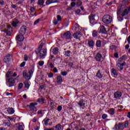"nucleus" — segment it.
Listing matches in <instances>:
<instances>
[{
    "label": "nucleus",
    "instance_id": "1",
    "mask_svg": "<svg viewBox=\"0 0 130 130\" xmlns=\"http://www.w3.org/2000/svg\"><path fill=\"white\" fill-rule=\"evenodd\" d=\"M36 53L39 56L40 59H44L47 55V50L42 49V47L40 46L36 50Z\"/></svg>",
    "mask_w": 130,
    "mask_h": 130
},
{
    "label": "nucleus",
    "instance_id": "2",
    "mask_svg": "<svg viewBox=\"0 0 130 130\" xmlns=\"http://www.w3.org/2000/svg\"><path fill=\"white\" fill-rule=\"evenodd\" d=\"M34 73V69H30L28 73L27 71L25 70L23 71V77L26 80H30L31 77L33 76V73Z\"/></svg>",
    "mask_w": 130,
    "mask_h": 130
},
{
    "label": "nucleus",
    "instance_id": "3",
    "mask_svg": "<svg viewBox=\"0 0 130 130\" xmlns=\"http://www.w3.org/2000/svg\"><path fill=\"white\" fill-rule=\"evenodd\" d=\"M130 12V7H128L127 8H126L125 11H124L121 13V10H119L117 12V15L118 16L117 18L118 19L120 17V15L122 17H124L125 16H126L128 14V12Z\"/></svg>",
    "mask_w": 130,
    "mask_h": 130
},
{
    "label": "nucleus",
    "instance_id": "4",
    "mask_svg": "<svg viewBox=\"0 0 130 130\" xmlns=\"http://www.w3.org/2000/svg\"><path fill=\"white\" fill-rule=\"evenodd\" d=\"M37 103H31L29 106V113L31 114H34V112L37 111V108L35 107L36 105H37Z\"/></svg>",
    "mask_w": 130,
    "mask_h": 130
},
{
    "label": "nucleus",
    "instance_id": "5",
    "mask_svg": "<svg viewBox=\"0 0 130 130\" xmlns=\"http://www.w3.org/2000/svg\"><path fill=\"white\" fill-rule=\"evenodd\" d=\"M102 21L105 24H110L112 21V17L109 15H105L103 17Z\"/></svg>",
    "mask_w": 130,
    "mask_h": 130
},
{
    "label": "nucleus",
    "instance_id": "6",
    "mask_svg": "<svg viewBox=\"0 0 130 130\" xmlns=\"http://www.w3.org/2000/svg\"><path fill=\"white\" fill-rule=\"evenodd\" d=\"M16 83V78L11 77L9 79H6V84L9 87H12L14 84Z\"/></svg>",
    "mask_w": 130,
    "mask_h": 130
},
{
    "label": "nucleus",
    "instance_id": "7",
    "mask_svg": "<svg viewBox=\"0 0 130 130\" xmlns=\"http://www.w3.org/2000/svg\"><path fill=\"white\" fill-rule=\"evenodd\" d=\"M89 22L91 25H95L96 24V19H98V16L96 15H90L89 17Z\"/></svg>",
    "mask_w": 130,
    "mask_h": 130
},
{
    "label": "nucleus",
    "instance_id": "8",
    "mask_svg": "<svg viewBox=\"0 0 130 130\" xmlns=\"http://www.w3.org/2000/svg\"><path fill=\"white\" fill-rule=\"evenodd\" d=\"M4 32L6 33V35H7V36H11L12 35V26L8 25L7 26V28L4 30Z\"/></svg>",
    "mask_w": 130,
    "mask_h": 130
},
{
    "label": "nucleus",
    "instance_id": "9",
    "mask_svg": "<svg viewBox=\"0 0 130 130\" xmlns=\"http://www.w3.org/2000/svg\"><path fill=\"white\" fill-rule=\"evenodd\" d=\"M63 38L71 40L72 39V34L70 31H67L63 34Z\"/></svg>",
    "mask_w": 130,
    "mask_h": 130
},
{
    "label": "nucleus",
    "instance_id": "10",
    "mask_svg": "<svg viewBox=\"0 0 130 130\" xmlns=\"http://www.w3.org/2000/svg\"><path fill=\"white\" fill-rule=\"evenodd\" d=\"M72 29L73 31H76V32H82V27L78 23H75Z\"/></svg>",
    "mask_w": 130,
    "mask_h": 130
},
{
    "label": "nucleus",
    "instance_id": "11",
    "mask_svg": "<svg viewBox=\"0 0 130 130\" xmlns=\"http://www.w3.org/2000/svg\"><path fill=\"white\" fill-rule=\"evenodd\" d=\"M125 64L126 63L125 62L122 63H118L116 64V67L118 71H122V70H123V66H125Z\"/></svg>",
    "mask_w": 130,
    "mask_h": 130
},
{
    "label": "nucleus",
    "instance_id": "12",
    "mask_svg": "<svg viewBox=\"0 0 130 130\" xmlns=\"http://www.w3.org/2000/svg\"><path fill=\"white\" fill-rule=\"evenodd\" d=\"M26 30L27 28L25 26H22L19 30V34L23 36L25 35V34H26Z\"/></svg>",
    "mask_w": 130,
    "mask_h": 130
},
{
    "label": "nucleus",
    "instance_id": "13",
    "mask_svg": "<svg viewBox=\"0 0 130 130\" xmlns=\"http://www.w3.org/2000/svg\"><path fill=\"white\" fill-rule=\"evenodd\" d=\"M11 59H12V56L11 55L8 54L6 56L4 57V61L5 63H8L11 61Z\"/></svg>",
    "mask_w": 130,
    "mask_h": 130
},
{
    "label": "nucleus",
    "instance_id": "14",
    "mask_svg": "<svg viewBox=\"0 0 130 130\" xmlns=\"http://www.w3.org/2000/svg\"><path fill=\"white\" fill-rule=\"evenodd\" d=\"M73 37L75 38V39H80V38L82 37V34L81 32H76L73 35Z\"/></svg>",
    "mask_w": 130,
    "mask_h": 130
},
{
    "label": "nucleus",
    "instance_id": "15",
    "mask_svg": "<svg viewBox=\"0 0 130 130\" xmlns=\"http://www.w3.org/2000/svg\"><path fill=\"white\" fill-rule=\"evenodd\" d=\"M16 38H17L18 41H19L20 42H22V41H24V39H25L24 36H23V35H21V34L17 35L16 37Z\"/></svg>",
    "mask_w": 130,
    "mask_h": 130
},
{
    "label": "nucleus",
    "instance_id": "16",
    "mask_svg": "<svg viewBox=\"0 0 130 130\" xmlns=\"http://www.w3.org/2000/svg\"><path fill=\"white\" fill-rule=\"evenodd\" d=\"M114 96L116 99H118V98H120V97L122 96V93L120 91H116L114 93Z\"/></svg>",
    "mask_w": 130,
    "mask_h": 130
},
{
    "label": "nucleus",
    "instance_id": "17",
    "mask_svg": "<svg viewBox=\"0 0 130 130\" xmlns=\"http://www.w3.org/2000/svg\"><path fill=\"white\" fill-rule=\"evenodd\" d=\"M99 33L104 34L106 32H107L106 29L103 25L100 26V27L99 28Z\"/></svg>",
    "mask_w": 130,
    "mask_h": 130
},
{
    "label": "nucleus",
    "instance_id": "18",
    "mask_svg": "<svg viewBox=\"0 0 130 130\" xmlns=\"http://www.w3.org/2000/svg\"><path fill=\"white\" fill-rule=\"evenodd\" d=\"M102 57V55L99 53H98L95 56V59L97 61H100L101 60V58Z\"/></svg>",
    "mask_w": 130,
    "mask_h": 130
},
{
    "label": "nucleus",
    "instance_id": "19",
    "mask_svg": "<svg viewBox=\"0 0 130 130\" xmlns=\"http://www.w3.org/2000/svg\"><path fill=\"white\" fill-rule=\"evenodd\" d=\"M88 45L89 47H90V48H93L95 46V43H94V41H88Z\"/></svg>",
    "mask_w": 130,
    "mask_h": 130
},
{
    "label": "nucleus",
    "instance_id": "20",
    "mask_svg": "<svg viewBox=\"0 0 130 130\" xmlns=\"http://www.w3.org/2000/svg\"><path fill=\"white\" fill-rule=\"evenodd\" d=\"M111 73H112V76H113L114 77H116L117 75H118V73H117V71H116V70L114 69H112Z\"/></svg>",
    "mask_w": 130,
    "mask_h": 130
},
{
    "label": "nucleus",
    "instance_id": "21",
    "mask_svg": "<svg viewBox=\"0 0 130 130\" xmlns=\"http://www.w3.org/2000/svg\"><path fill=\"white\" fill-rule=\"evenodd\" d=\"M95 76L99 79H102L103 75H102V73L100 72V70H99L96 73Z\"/></svg>",
    "mask_w": 130,
    "mask_h": 130
},
{
    "label": "nucleus",
    "instance_id": "22",
    "mask_svg": "<svg viewBox=\"0 0 130 130\" xmlns=\"http://www.w3.org/2000/svg\"><path fill=\"white\" fill-rule=\"evenodd\" d=\"M7 112L9 114H14V113H15V110H14L13 108H9L7 109Z\"/></svg>",
    "mask_w": 130,
    "mask_h": 130
},
{
    "label": "nucleus",
    "instance_id": "23",
    "mask_svg": "<svg viewBox=\"0 0 130 130\" xmlns=\"http://www.w3.org/2000/svg\"><path fill=\"white\" fill-rule=\"evenodd\" d=\"M49 121H50V119L46 118L43 120V123L44 124H45V125H48V122H49Z\"/></svg>",
    "mask_w": 130,
    "mask_h": 130
},
{
    "label": "nucleus",
    "instance_id": "24",
    "mask_svg": "<svg viewBox=\"0 0 130 130\" xmlns=\"http://www.w3.org/2000/svg\"><path fill=\"white\" fill-rule=\"evenodd\" d=\"M78 105L80 106V107H82L83 106H85V103L83 100H81L78 103Z\"/></svg>",
    "mask_w": 130,
    "mask_h": 130
},
{
    "label": "nucleus",
    "instance_id": "25",
    "mask_svg": "<svg viewBox=\"0 0 130 130\" xmlns=\"http://www.w3.org/2000/svg\"><path fill=\"white\" fill-rule=\"evenodd\" d=\"M19 24V21L18 20H15L12 21V25L13 27H17Z\"/></svg>",
    "mask_w": 130,
    "mask_h": 130
},
{
    "label": "nucleus",
    "instance_id": "26",
    "mask_svg": "<svg viewBox=\"0 0 130 130\" xmlns=\"http://www.w3.org/2000/svg\"><path fill=\"white\" fill-rule=\"evenodd\" d=\"M118 129L119 130H123L124 129V126H123V123H120L118 125Z\"/></svg>",
    "mask_w": 130,
    "mask_h": 130
},
{
    "label": "nucleus",
    "instance_id": "27",
    "mask_svg": "<svg viewBox=\"0 0 130 130\" xmlns=\"http://www.w3.org/2000/svg\"><path fill=\"white\" fill-rule=\"evenodd\" d=\"M55 2H53L52 0H47L46 2V6H49L51 4H55Z\"/></svg>",
    "mask_w": 130,
    "mask_h": 130
},
{
    "label": "nucleus",
    "instance_id": "28",
    "mask_svg": "<svg viewBox=\"0 0 130 130\" xmlns=\"http://www.w3.org/2000/svg\"><path fill=\"white\" fill-rule=\"evenodd\" d=\"M25 128V126H24V124L22 123L21 124H18V130H24V128Z\"/></svg>",
    "mask_w": 130,
    "mask_h": 130
},
{
    "label": "nucleus",
    "instance_id": "29",
    "mask_svg": "<svg viewBox=\"0 0 130 130\" xmlns=\"http://www.w3.org/2000/svg\"><path fill=\"white\" fill-rule=\"evenodd\" d=\"M55 128H56V130H61L63 129V128L61 126L60 124H58L55 126Z\"/></svg>",
    "mask_w": 130,
    "mask_h": 130
},
{
    "label": "nucleus",
    "instance_id": "30",
    "mask_svg": "<svg viewBox=\"0 0 130 130\" xmlns=\"http://www.w3.org/2000/svg\"><path fill=\"white\" fill-rule=\"evenodd\" d=\"M38 5H39L40 7H43V5H44V0H39Z\"/></svg>",
    "mask_w": 130,
    "mask_h": 130
},
{
    "label": "nucleus",
    "instance_id": "31",
    "mask_svg": "<svg viewBox=\"0 0 130 130\" xmlns=\"http://www.w3.org/2000/svg\"><path fill=\"white\" fill-rule=\"evenodd\" d=\"M57 83H62V78L61 77V76L57 77Z\"/></svg>",
    "mask_w": 130,
    "mask_h": 130
},
{
    "label": "nucleus",
    "instance_id": "32",
    "mask_svg": "<svg viewBox=\"0 0 130 130\" xmlns=\"http://www.w3.org/2000/svg\"><path fill=\"white\" fill-rule=\"evenodd\" d=\"M109 113L111 115H113L115 113V111L114 110V109L111 108L109 110Z\"/></svg>",
    "mask_w": 130,
    "mask_h": 130
},
{
    "label": "nucleus",
    "instance_id": "33",
    "mask_svg": "<svg viewBox=\"0 0 130 130\" xmlns=\"http://www.w3.org/2000/svg\"><path fill=\"white\" fill-rule=\"evenodd\" d=\"M13 76V72L9 71L6 73V77L10 78V77H12Z\"/></svg>",
    "mask_w": 130,
    "mask_h": 130
},
{
    "label": "nucleus",
    "instance_id": "34",
    "mask_svg": "<svg viewBox=\"0 0 130 130\" xmlns=\"http://www.w3.org/2000/svg\"><path fill=\"white\" fill-rule=\"evenodd\" d=\"M24 87L27 89L30 87V84H29V81H24Z\"/></svg>",
    "mask_w": 130,
    "mask_h": 130
},
{
    "label": "nucleus",
    "instance_id": "35",
    "mask_svg": "<svg viewBox=\"0 0 130 130\" xmlns=\"http://www.w3.org/2000/svg\"><path fill=\"white\" fill-rule=\"evenodd\" d=\"M53 54H57L58 53V48H54L53 50Z\"/></svg>",
    "mask_w": 130,
    "mask_h": 130
},
{
    "label": "nucleus",
    "instance_id": "36",
    "mask_svg": "<svg viewBox=\"0 0 130 130\" xmlns=\"http://www.w3.org/2000/svg\"><path fill=\"white\" fill-rule=\"evenodd\" d=\"M38 102H39V103H41V104H43V103H44V99L42 98H39L38 100Z\"/></svg>",
    "mask_w": 130,
    "mask_h": 130
},
{
    "label": "nucleus",
    "instance_id": "37",
    "mask_svg": "<svg viewBox=\"0 0 130 130\" xmlns=\"http://www.w3.org/2000/svg\"><path fill=\"white\" fill-rule=\"evenodd\" d=\"M93 37H97L98 36V32L96 30H93L92 32Z\"/></svg>",
    "mask_w": 130,
    "mask_h": 130
},
{
    "label": "nucleus",
    "instance_id": "38",
    "mask_svg": "<svg viewBox=\"0 0 130 130\" xmlns=\"http://www.w3.org/2000/svg\"><path fill=\"white\" fill-rule=\"evenodd\" d=\"M96 46L97 47H101V41H97L96 43Z\"/></svg>",
    "mask_w": 130,
    "mask_h": 130
},
{
    "label": "nucleus",
    "instance_id": "39",
    "mask_svg": "<svg viewBox=\"0 0 130 130\" xmlns=\"http://www.w3.org/2000/svg\"><path fill=\"white\" fill-rule=\"evenodd\" d=\"M124 128L128 127V121H125L124 123H122Z\"/></svg>",
    "mask_w": 130,
    "mask_h": 130
},
{
    "label": "nucleus",
    "instance_id": "40",
    "mask_svg": "<svg viewBox=\"0 0 130 130\" xmlns=\"http://www.w3.org/2000/svg\"><path fill=\"white\" fill-rule=\"evenodd\" d=\"M64 55L66 56H70L71 55V51H65Z\"/></svg>",
    "mask_w": 130,
    "mask_h": 130
},
{
    "label": "nucleus",
    "instance_id": "41",
    "mask_svg": "<svg viewBox=\"0 0 130 130\" xmlns=\"http://www.w3.org/2000/svg\"><path fill=\"white\" fill-rule=\"evenodd\" d=\"M5 124L6 126H10V125H11V122L10 120H8L7 122H5Z\"/></svg>",
    "mask_w": 130,
    "mask_h": 130
},
{
    "label": "nucleus",
    "instance_id": "42",
    "mask_svg": "<svg viewBox=\"0 0 130 130\" xmlns=\"http://www.w3.org/2000/svg\"><path fill=\"white\" fill-rule=\"evenodd\" d=\"M126 59V56H122L121 58H119V61H121V60H125Z\"/></svg>",
    "mask_w": 130,
    "mask_h": 130
},
{
    "label": "nucleus",
    "instance_id": "43",
    "mask_svg": "<svg viewBox=\"0 0 130 130\" xmlns=\"http://www.w3.org/2000/svg\"><path fill=\"white\" fill-rule=\"evenodd\" d=\"M23 83H19L18 85V89L19 90H21V89H22L23 88Z\"/></svg>",
    "mask_w": 130,
    "mask_h": 130
},
{
    "label": "nucleus",
    "instance_id": "44",
    "mask_svg": "<svg viewBox=\"0 0 130 130\" xmlns=\"http://www.w3.org/2000/svg\"><path fill=\"white\" fill-rule=\"evenodd\" d=\"M62 18H61V16L60 15H57V20L58 22H60Z\"/></svg>",
    "mask_w": 130,
    "mask_h": 130
},
{
    "label": "nucleus",
    "instance_id": "45",
    "mask_svg": "<svg viewBox=\"0 0 130 130\" xmlns=\"http://www.w3.org/2000/svg\"><path fill=\"white\" fill-rule=\"evenodd\" d=\"M60 74L63 77H66V76H67V75H68V72H61Z\"/></svg>",
    "mask_w": 130,
    "mask_h": 130
},
{
    "label": "nucleus",
    "instance_id": "46",
    "mask_svg": "<svg viewBox=\"0 0 130 130\" xmlns=\"http://www.w3.org/2000/svg\"><path fill=\"white\" fill-rule=\"evenodd\" d=\"M43 64H44V61H39V66H40V67H42Z\"/></svg>",
    "mask_w": 130,
    "mask_h": 130
},
{
    "label": "nucleus",
    "instance_id": "47",
    "mask_svg": "<svg viewBox=\"0 0 130 130\" xmlns=\"http://www.w3.org/2000/svg\"><path fill=\"white\" fill-rule=\"evenodd\" d=\"M110 49H111L112 50H113L114 49H116V46L115 45H111L110 46Z\"/></svg>",
    "mask_w": 130,
    "mask_h": 130
},
{
    "label": "nucleus",
    "instance_id": "48",
    "mask_svg": "<svg viewBox=\"0 0 130 130\" xmlns=\"http://www.w3.org/2000/svg\"><path fill=\"white\" fill-rule=\"evenodd\" d=\"M25 64H26V62L23 61V62H22L20 64V67L21 68H24V67H25Z\"/></svg>",
    "mask_w": 130,
    "mask_h": 130
},
{
    "label": "nucleus",
    "instance_id": "49",
    "mask_svg": "<svg viewBox=\"0 0 130 130\" xmlns=\"http://www.w3.org/2000/svg\"><path fill=\"white\" fill-rule=\"evenodd\" d=\"M102 118H103V119H105L106 118H107V114H103L102 116Z\"/></svg>",
    "mask_w": 130,
    "mask_h": 130
},
{
    "label": "nucleus",
    "instance_id": "50",
    "mask_svg": "<svg viewBox=\"0 0 130 130\" xmlns=\"http://www.w3.org/2000/svg\"><path fill=\"white\" fill-rule=\"evenodd\" d=\"M48 77H49V78H52V77H53V73L51 72L49 73L48 74Z\"/></svg>",
    "mask_w": 130,
    "mask_h": 130
},
{
    "label": "nucleus",
    "instance_id": "51",
    "mask_svg": "<svg viewBox=\"0 0 130 130\" xmlns=\"http://www.w3.org/2000/svg\"><path fill=\"white\" fill-rule=\"evenodd\" d=\"M53 24H54V25H57V24L58 23V21L56 19H55L53 20Z\"/></svg>",
    "mask_w": 130,
    "mask_h": 130
},
{
    "label": "nucleus",
    "instance_id": "52",
    "mask_svg": "<svg viewBox=\"0 0 130 130\" xmlns=\"http://www.w3.org/2000/svg\"><path fill=\"white\" fill-rule=\"evenodd\" d=\"M62 109V107H61V106H58V107H57L58 111H61Z\"/></svg>",
    "mask_w": 130,
    "mask_h": 130
},
{
    "label": "nucleus",
    "instance_id": "53",
    "mask_svg": "<svg viewBox=\"0 0 130 130\" xmlns=\"http://www.w3.org/2000/svg\"><path fill=\"white\" fill-rule=\"evenodd\" d=\"M40 21V19H37V20L35 21V22L34 23V25H37V24H38Z\"/></svg>",
    "mask_w": 130,
    "mask_h": 130
},
{
    "label": "nucleus",
    "instance_id": "54",
    "mask_svg": "<svg viewBox=\"0 0 130 130\" xmlns=\"http://www.w3.org/2000/svg\"><path fill=\"white\" fill-rule=\"evenodd\" d=\"M44 88H45V85H41V86H40V89L41 90H43V89H44Z\"/></svg>",
    "mask_w": 130,
    "mask_h": 130
},
{
    "label": "nucleus",
    "instance_id": "55",
    "mask_svg": "<svg viewBox=\"0 0 130 130\" xmlns=\"http://www.w3.org/2000/svg\"><path fill=\"white\" fill-rule=\"evenodd\" d=\"M76 14L77 15H80V14H81V10H80V9H78V10L76 11Z\"/></svg>",
    "mask_w": 130,
    "mask_h": 130
},
{
    "label": "nucleus",
    "instance_id": "56",
    "mask_svg": "<svg viewBox=\"0 0 130 130\" xmlns=\"http://www.w3.org/2000/svg\"><path fill=\"white\" fill-rule=\"evenodd\" d=\"M49 67L51 68V69H53L54 68V65H53V64H52V63H50L49 64Z\"/></svg>",
    "mask_w": 130,
    "mask_h": 130
},
{
    "label": "nucleus",
    "instance_id": "57",
    "mask_svg": "<svg viewBox=\"0 0 130 130\" xmlns=\"http://www.w3.org/2000/svg\"><path fill=\"white\" fill-rule=\"evenodd\" d=\"M53 72H54V73H57L58 71L57 70V69H56V68H54V69H53Z\"/></svg>",
    "mask_w": 130,
    "mask_h": 130
},
{
    "label": "nucleus",
    "instance_id": "58",
    "mask_svg": "<svg viewBox=\"0 0 130 130\" xmlns=\"http://www.w3.org/2000/svg\"><path fill=\"white\" fill-rule=\"evenodd\" d=\"M24 60L27 61L28 60V56L27 55H24Z\"/></svg>",
    "mask_w": 130,
    "mask_h": 130
},
{
    "label": "nucleus",
    "instance_id": "59",
    "mask_svg": "<svg viewBox=\"0 0 130 130\" xmlns=\"http://www.w3.org/2000/svg\"><path fill=\"white\" fill-rule=\"evenodd\" d=\"M35 11V8L34 7H31L30 8V11L31 12V13H34Z\"/></svg>",
    "mask_w": 130,
    "mask_h": 130
},
{
    "label": "nucleus",
    "instance_id": "60",
    "mask_svg": "<svg viewBox=\"0 0 130 130\" xmlns=\"http://www.w3.org/2000/svg\"><path fill=\"white\" fill-rule=\"evenodd\" d=\"M114 56L116 57V58H118V53H115L114 54Z\"/></svg>",
    "mask_w": 130,
    "mask_h": 130
},
{
    "label": "nucleus",
    "instance_id": "61",
    "mask_svg": "<svg viewBox=\"0 0 130 130\" xmlns=\"http://www.w3.org/2000/svg\"><path fill=\"white\" fill-rule=\"evenodd\" d=\"M50 107L52 108H54L53 102H50Z\"/></svg>",
    "mask_w": 130,
    "mask_h": 130
},
{
    "label": "nucleus",
    "instance_id": "62",
    "mask_svg": "<svg viewBox=\"0 0 130 130\" xmlns=\"http://www.w3.org/2000/svg\"><path fill=\"white\" fill-rule=\"evenodd\" d=\"M71 7H75L76 6V3L75 2L71 3Z\"/></svg>",
    "mask_w": 130,
    "mask_h": 130
},
{
    "label": "nucleus",
    "instance_id": "63",
    "mask_svg": "<svg viewBox=\"0 0 130 130\" xmlns=\"http://www.w3.org/2000/svg\"><path fill=\"white\" fill-rule=\"evenodd\" d=\"M12 8H13V9H16V8H17V6L16 5H11Z\"/></svg>",
    "mask_w": 130,
    "mask_h": 130
},
{
    "label": "nucleus",
    "instance_id": "64",
    "mask_svg": "<svg viewBox=\"0 0 130 130\" xmlns=\"http://www.w3.org/2000/svg\"><path fill=\"white\" fill-rule=\"evenodd\" d=\"M127 41H128V44H130V36L128 37Z\"/></svg>",
    "mask_w": 130,
    "mask_h": 130
}]
</instances>
